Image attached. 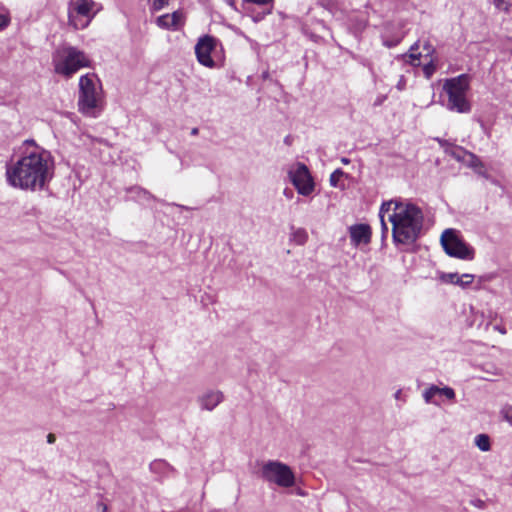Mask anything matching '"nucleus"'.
Segmentation results:
<instances>
[{
  "instance_id": "f257e3e1",
  "label": "nucleus",
  "mask_w": 512,
  "mask_h": 512,
  "mask_svg": "<svg viewBox=\"0 0 512 512\" xmlns=\"http://www.w3.org/2000/svg\"><path fill=\"white\" fill-rule=\"evenodd\" d=\"M54 158L34 140H25L19 156L6 166V181L13 188L25 191L42 190L54 176Z\"/></svg>"
},
{
  "instance_id": "f03ea898",
  "label": "nucleus",
  "mask_w": 512,
  "mask_h": 512,
  "mask_svg": "<svg viewBox=\"0 0 512 512\" xmlns=\"http://www.w3.org/2000/svg\"><path fill=\"white\" fill-rule=\"evenodd\" d=\"M381 212L388 213V221L392 224V237L395 243L409 245L420 236L424 213L413 202L395 198L381 204Z\"/></svg>"
},
{
  "instance_id": "7ed1b4c3",
  "label": "nucleus",
  "mask_w": 512,
  "mask_h": 512,
  "mask_svg": "<svg viewBox=\"0 0 512 512\" xmlns=\"http://www.w3.org/2000/svg\"><path fill=\"white\" fill-rule=\"evenodd\" d=\"M89 57L73 46H62L52 54L54 72L65 78H71L81 68L90 67Z\"/></svg>"
},
{
  "instance_id": "20e7f679",
  "label": "nucleus",
  "mask_w": 512,
  "mask_h": 512,
  "mask_svg": "<svg viewBox=\"0 0 512 512\" xmlns=\"http://www.w3.org/2000/svg\"><path fill=\"white\" fill-rule=\"evenodd\" d=\"M470 89V76L461 74L457 77L446 79L443 83V91L448 100L447 109L457 113H468L471 111V104L467 99Z\"/></svg>"
},
{
  "instance_id": "39448f33",
  "label": "nucleus",
  "mask_w": 512,
  "mask_h": 512,
  "mask_svg": "<svg viewBox=\"0 0 512 512\" xmlns=\"http://www.w3.org/2000/svg\"><path fill=\"white\" fill-rule=\"evenodd\" d=\"M101 10L94 0H70L68 4V21L75 29H85Z\"/></svg>"
},
{
  "instance_id": "423d86ee",
  "label": "nucleus",
  "mask_w": 512,
  "mask_h": 512,
  "mask_svg": "<svg viewBox=\"0 0 512 512\" xmlns=\"http://www.w3.org/2000/svg\"><path fill=\"white\" fill-rule=\"evenodd\" d=\"M261 477L268 483L281 488H290L295 484V474L292 469L277 460H269L262 464Z\"/></svg>"
},
{
  "instance_id": "0eeeda50",
  "label": "nucleus",
  "mask_w": 512,
  "mask_h": 512,
  "mask_svg": "<svg viewBox=\"0 0 512 512\" xmlns=\"http://www.w3.org/2000/svg\"><path fill=\"white\" fill-rule=\"evenodd\" d=\"M79 110L88 116H96L95 110L99 102V92L94 75H84L79 80Z\"/></svg>"
},
{
  "instance_id": "6e6552de",
  "label": "nucleus",
  "mask_w": 512,
  "mask_h": 512,
  "mask_svg": "<svg viewBox=\"0 0 512 512\" xmlns=\"http://www.w3.org/2000/svg\"><path fill=\"white\" fill-rule=\"evenodd\" d=\"M440 241L444 251L449 256L461 260L474 259V249L460 237L457 230L452 228L444 230Z\"/></svg>"
},
{
  "instance_id": "1a4fd4ad",
  "label": "nucleus",
  "mask_w": 512,
  "mask_h": 512,
  "mask_svg": "<svg viewBox=\"0 0 512 512\" xmlns=\"http://www.w3.org/2000/svg\"><path fill=\"white\" fill-rule=\"evenodd\" d=\"M288 177L302 196H310L315 190V183L308 167L300 162L291 165L288 169Z\"/></svg>"
},
{
  "instance_id": "9d476101",
  "label": "nucleus",
  "mask_w": 512,
  "mask_h": 512,
  "mask_svg": "<svg viewBox=\"0 0 512 512\" xmlns=\"http://www.w3.org/2000/svg\"><path fill=\"white\" fill-rule=\"evenodd\" d=\"M216 47V39L211 36H204L201 37L196 46H195V53L197 60L200 64L203 66L212 68L214 67L215 63L213 59L211 58V52Z\"/></svg>"
},
{
  "instance_id": "9b49d317",
  "label": "nucleus",
  "mask_w": 512,
  "mask_h": 512,
  "mask_svg": "<svg viewBox=\"0 0 512 512\" xmlns=\"http://www.w3.org/2000/svg\"><path fill=\"white\" fill-rule=\"evenodd\" d=\"M440 146L444 149V152L447 155H450L452 158L461 162L465 165H469L475 161V154L465 150L460 146L453 145L446 140H438Z\"/></svg>"
},
{
  "instance_id": "f8f14e48",
  "label": "nucleus",
  "mask_w": 512,
  "mask_h": 512,
  "mask_svg": "<svg viewBox=\"0 0 512 512\" xmlns=\"http://www.w3.org/2000/svg\"><path fill=\"white\" fill-rule=\"evenodd\" d=\"M422 396L425 403L439 406L440 403L437 400H435L436 396H443L449 401H454L456 394L454 389L451 387H438L437 385H430L423 391Z\"/></svg>"
},
{
  "instance_id": "ddd939ff",
  "label": "nucleus",
  "mask_w": 512,
  "mask_h": 512,
  "mask_svg": "<svg viewBox=\"0 0 512 512\" xmlns=\"http://www.w3.org/2000/svg\"><path fill=\"white\" fill-rule=\"evenodd\" d=\"M351 243L354 246L368 244L371 240V228L367 224H356L349 227Z\"/></svg>"
},
{
  "instance_id": "4468645a",
  "label": "nucleus",
  "mask_w": 512,
  "mask_h": 512,
  "mask_svg": "<svg viewBox=\"0 0 512 512\" xmlns=\"http://www.w3.org/2000/svg\"><path fill=\"white\" fill-rule=\"evenodd\" d=\"M224 399V395L219 390H210L198 397V403L203 410L212 411Z\"/></svg>"
},
{
  "instance_id": "2eb2a0df",
  "label": "nucleus",
  "mask_w": 512,
  "mask_h": 512,
  "mask_svg": "<svg viewBox=\"0 0 512 512\" xmlns=\"http://www.w3.org/2000/svg\"><path fill=\"white\" fill-rule=\"evenodd\" d=\"M441 279L444 282L455 284L462 288H466L473 282L474 275H472V274L459 275L458 273H445L441 276Z\"/></svg>"
},
{
  "instance_id": "dca6fc26",
  "label": "nucleus",
  "mask_w": 512,
  "mask_h": 512,
  "mask_svg": "<svg viewBox=\"0 0 512 512\" xmlns=\"http://www.w3.org/2000/svg\"><path fill=\"white\" fill-rule=\"evenodd\" d=\"M182 22V14L179 12L163 15L157 19L158 25L167 29H176Z\"/></svg>"
},
{
  "instance_id": "f3484780",
  "label": "nucleus",
  "mask_w": 512,
  "mask_h": 512,
  "mask_svg": "<svg viewBox=\"0 0 512 512\" xmlns=\"http://www.w3.org/2000/svg\"><path fill=\"white\" fill-rule=\"evenodd\" d=\"M127 191L133 194V198L137 201H149L154 199V196L150 192L141 187H131Z\"/></svg>"
},
{
  "instance_id": "a211bd4d",
  "label": "nucleus",
  "mask_w": 512,
  "mask_h": 512,
  "mask_svg": "<svg viewBox=\"0 0 512 512\" xmlns=\"http://www.w3.org/2000/svg\"><path fill=\"white\" fill-rule=\"evenodd\" d=\"M418 48H419L418 42L414 43L409 50V54H407L405 56L408 58V59H406V62L410 63L412 66L420 65L421 53L416 52L418 50Z\"/></svg>"
},
{
  "instance_id": "6ab92c4d",
  "label": "nucleus",
  "mask_w": 512,
  "mask_h": 512,
  "mask_svg": "<svg viewBox=\"0 0 512 512\" xmlns=\"http://www.w3.org/2000/svg\"><path fill=\"white\" fill-rule=\"evenodd\" d=\"M291 240L297 245H304L308 240V234L305 229H293L291 233Z\"/></svg>"
},
{
  "instance_id": "aec40b11",
  "label": "nucleus",
  "mask_w": 512,
  "mask_h": 512,
  "mask_svg": "<svg viewBox=\"0 0 512 512\" xmlns=\"http://www.w3.org/2000/svg\"><path fill=\"white\" fill-rule=\"evenodd\" d=\"M346 176L343 170L336 169L331 175H330V185L335 188H341L344 189V184L341 182L342 178Z\"/></svg>"
},
{
  "instance_id": "412c9836",
  "label": "nucleus",
  "mask_w": 512,
  "mask_h": 512,
  "mask_svg": "<svg viewBox=\"0 0 512 512\" xmlns=\"http://www.w3.org/2000/svg\"><path fill=\"white\" fill-rule=\"evenodd\" d=\"M475 445L483 452L491 449L490 438L486 434H479L475 437Z\"/></svg>"
},
{
  "instance_id": "4be33fe9",
  "label": "nucleus",
  "mask_w": 512,
  "mask_h": 512,
  "mask_svg": "<svg viewBox=\"0 0 512 512\" xmlns=\"http://www.w3.org/2000/svg\"><path fill=\"white\" fill-rule=\"evenodd\" d=\"M245 2L254 3L259 5L263 9V15H268L272 13L274 0H244Z\"/></svg>"
},
{
  "instance_id": "5701e85b",
  "label": "nucleus",
  "mask_w": 512,
  "mask_h": 512,
  "mask_svg": "<svg viewBox=\"0 0 512 512\" xmlns=\"http://www.w3.org/2000/svg\"><path fill=\"white\" fill-rule=\"evenodd\" d=\"M468 167L474 169V171L478 175L488 178V174H487L484 164L476 155H475V161H473V163L469 164Z\"/></svg>"
},
{
  "instance_id": "b1692460",
  "label": "nucleus",
  "mask_w": 512,
  "mask_h": 512,
  "mask_svg": "<svg viewBox=\"0 0 512 512\" xmlns=\"http://www.w3.org/2000/svg\"><path fill=\"white\" fill-rule=\"evenodd\" d=\"M500 413L503 419L509 422V424L512 426V406L509 404L504 405L501 408Z\"/></svg>"
},
{
  "instance_id": "393cba45",
  "label": "nucleus",
  "mask_w": 512,
  "mask_h": 512,
  "mask_svg": "<svg viewBox=\"0 0 512 512\" xmlns=\"http://www.w3.org/2000/svg\"><path fill=\"white\" fill-rule=\"evenodd\" d=\"M379 218L381 221L382 232H383V234H386L388 232V226L386 223V219L388 220V213H382L381 208H380L379 209Z\"/></svg>"
},
{
  "instance_id": "a878e982",
  "label": "nucleus",
  "mask_w": 512,
  "mask_h": 512,
  "mask_svg": "<svg viewBox=\"0 0 512 512\" xmlns=\"http://www.w3.org/2000/svg\"><path fill=\"white\" fill-rule=\"evenodd\" d=\"M435 70H436V66L434 65V63L432 61H430L428 64H426L423 67V72L427 78H430L434 74Z\"/></svg>"
},
{
  "instance_id": "bb28decb",
  "label": "nucleus",
  "mask_w": 512,
  "mask_h": 512,
  "mask_svg": "<svg viewBox=\"0 0 512 512\" xmlns=\"http://www.w3.org/2000/svg\"><path fill=\"white\" fill-rule=\"evenodd\" d=\"M493 4L497 9L508 12L509 5L505 0H493Z\"/></svg>"
},
{
  "instance_id": "cd10ccee",
  "label": "nucleus",
  "mask_w": 512,
  "mask_h": 512,
  "mask_svg": "<svg viewBox=\"0 0 512 512\" xmlns=\"http://www.w3.org/2000/svg\"><path fill=\"white\" fill-rule=\"evenodd\" d=\"M168 1L169 0H153L152 6L155 10H160L168 4Z\"/></svg>"
},
{
  "instance_id": "c85d7f7f",
  "label": "nucleus",
  "mask_w": 512,
  "mask_h": 512,
  "mask_svg": "<svg viewBox=\"0 0 512 512\" xmlns=\"http://www.w3.org/2000/svg\"><path fill=\"white\" fill-rule=\"evenodd\" d=\"M9 24V18L3 14H0V30L6 28Z\"/></svg>"
},
{
  "instance_id": "c756f323",
  "label": "nucleus",
  "mask_w": 512,
  "mask_h": 512,
  "mask_svg": "<svg viewBox=\"0 0 512 512\" xmlns=\"http://www.w3.org/2000/svg\"><path fill=\"white\" fill-rule=\"evenodd\" d=\"M423 50L427 52V54H430L434 51L433 46L429 43H425L423 46Z\"/></svg>"
},
{
  "instance_id": "7c9ffc66",
  "label": "nucleus",
  "mask_w": 512,
  "mask_h": 512,
  "mask_svg": "<svg viewBox=\"0 0 512 512\" xmlns=\"http://www.w3.org/2000/svg\"><path fill=\"white\" fill-rule=\"evenodd\" d=\"M404 85H405L404 78H403V77H401V78H400V80H399V82H398V84H397V88H398L399 90H403V89H404Z\"/></svg>"
},
{
  "instance_id": "2f4dec72",
  "label": "nucleus",
  "mask_w": 512,
  "mask_h": 512,
  "mask_svg": "<svg viewBox=\"0 0 512 512\" xmlns=\"http://www.w3.org/2000/svg\"><path fill=\"white\" fill-rule=\"evenodd\" d=\"M394 398H395L396 400H402V390H401V389H399V390H397V391L395 392V394H394Z\"/></svg>"
},
{
  "instance_id": "473e14b6",
  "label": "nucleus",
  "mask_w": 512,
  "mask_h": 512,
  "mask_svg": "<svg viewBox=\"0 0 512 512\" xmlns=\"http://www.w3.org/2000/svg\"><path fill=\"white\" fill-rule=\"evenodd\" d=\"M284 195L287 197V198H292L293 197V191L291 189H285L284 190Z\"/></svg>"
},
{
  "instance_id": "72a5a7b5",
  "label": "nucleus",
  "mask_w": 512,
  "mask_h": 512,
  "mask_svg": "<svg viewBox=\"0 0 512 512\" xmlns=\"http://www.w3.org/2000/svg\"><path fill=\"white\" fill-rule=\"evenodd\" d=\"M47 442H48V443H50V444L54 443V442H55V435H54V434H51V433H50V434H48V436H47Z\"/></svg>"
},
{
  "instance_id": "f704fd0d",
  "label": "nucleus",
  "mask_w": 512,
  "mask_h": 512,
  "mask_svg": "<svg viewBox=\"0 0 512 512\" xmlns=\"http://www.w3.org/2000/svg\"><path fill=\"white\" fill-rule=\"evenodd\" d=\"M494 329L497 330L499 333H501L503 335L506 334V329L504 327L495 326Z\"/></svg>"
},
{
  "instance_id": "c9c22d12",
  "label": "nucleus",
  "mask_w": 512,
  "mask_h": 512,
  "mask_svg": "<svg viewBox=\"0 0 512 512\" xmlns=\"http://www.w3.org/2000/svg\"><path fill=\"white\" fill-rule=\"evenodd\" d=\"M98 506L101 508L102 512H107L108 508H107V506L105 504L100 503Z\"/></svg>"
},
{
  "instance_id": "e433bc0d",
  "label": "nucleus",
  "mask_w": 512,
  "mask_h": 512,
  "mask_svg": "<svg viewBox=\"0 0 512 512\" xmlns=\"http://www.w3.org/2000/svg\"><path fill=\"white\" fill-rule=\"evenodd\" d=\"M198 133H199V129L198 128H193L191 130V134L194 135V136L197 135Z\"/></svg>"
},
{
  "instance_id": "4c0bfd02",
  "label": "nucleus",
  "mask_w": 512,
  "mask_h": 512,
  "mask_svg": "<svg viewBox=\"0 0 512 512\" xmlns=\"http://www.w3.org/2000/svg\"><path fill=\"white\" fill-rule=\"evenodd\" d=\"M341 162H342L343 164H349L350 160H349L348 158H342V159H341Z\"/></svg>"
},
{
  "instance_id": "58836bf2",
  "label": "nucleus",
  "mask_w": 512,
  "mask_h": 512,
  "mask_svg": "<svg viewBox=\"0 0 512 512\" xmlns=\"http://www.w3.org/2000/svg\"><path fill=\"white\" fill-rule=\"evenodd\" d=\"M384 98H379L376 102H375V105H380L382 102H383Z\"/></svg>"
},
{
  "instance_id": "ea45409f",
  "label": "nucleus",
  "mask_w": 512,
  "mask_h": 512,
  "mask_svg": "<svg viewBox=\"0 0 512 512\" xmlns=\"http://www.w3.org/2000/svg\"><path fill=\"white\" fill-rule=\"evenodd\" d=\"M388 47L393 46L394 44L385 43Z\"/></svg>"
}]
</instances>
